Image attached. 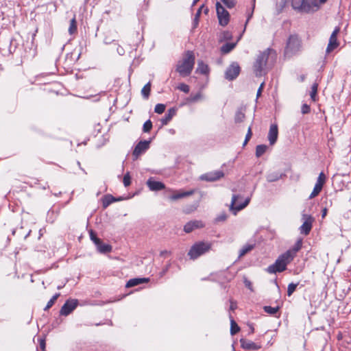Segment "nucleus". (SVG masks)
Wrapping results in <instances>:
<instances>
[{
	"instance_id": "obj_1",
	"label": "nucleus",
	"mask_w": 351,
	"mask_h": 351,
	"mask_svg": "<svg viewBox=\"0 0 351 351\" xmlns=\"http://www.w3.org/2000/svg\"><path fill=\"white\" fill-rule=\"evenodd\" d=\"M195 55L192 51H187L182 60L178 62L176 64V71L182 77L189 76L194 67Z\"/></svg>"
},
{
	"instance_id": "obj_2",
	"label": "nucleus",
	"mask_w": 351,
	"mask_h": 351,
	"mask_svg": "<svg viewBox=\"0 0 351 351\" xmlns=\"http://www.w3.org/2000/svg\"><path fill=\"white\" fill-rule=\"evenodd\" d=\"M269 57L272 59L276 58L275 51L270 49H267L264 51L260 52L257 56L253 66L254 71L256 76L263 75L267 62L269 60Z\"/></svg>"
},
{
	"instance_id": "obj_3",
	"label": "nucleus",
	"mask_w": 351,
	"mask_h": 351,
	"mask_svg": "<svg viewBox=\"0 0 351 351\" xmlns=\"http://www.w3.org/2000/svg\"><path fill=\"white\" fill-rule=\"evenodd\" d=\"M291 6L295 10L304 13L313 12L319 9L317 0H291Z\"/></svg>"
},
{
	"instance_id": "obj_4",
	"label": "nucleus",
	"mask_w": 351,
	"mask_h": 351,
	"mask_svg": "<svg viewBox=\"0 0 351 351\" xmlns=\"http://www.w3.org/2000/svg\"><path fill=\"white\" fill-rule=\"evenodd\" d=\"M212 244L209 242L199 241L193 244L188 252V256L192 260L197 259L200 256L208 252L211 249Z\"/></svg>"
},
{
	"instance_id": "obj_5",
	"label": "nucleus",
	"mask_w": 351,
	"mask_h": 351,
	"mask_svg": "<svg viewBox=\"0 0 351 351\" xmlns=\"http://www.w3.org/2000/svg\"><path fill=\"white\" fill-rule=\"evenodd\" d=\"M301 40L297 35H291L287 42L285 49V54L287 56H291L300 51Z\"/></svg>"
},
{
	"instance_id": "obj_6",
	"label": "nucleus",
	"mask_w": 351,
	"mask_h": 351,
	"mask_svg": "<svg viewBox=\"0 0 351 351\" xmlns=\"http://www.w3.org/2000/svg\"><path fill=\"white\" fill-rule=\"evenodd\" d=\"M217 16L219 24L223 27L226 26L230 21L229 12L221 5L219 2L216 3Z\"/></svg>"
},
{
	"instance_id": "obj_7",
	"label": "nucleus",
	"mask_w": 351,
	"mask_h": 351,
	"mask_svg": "<svg viewBox=\"0 0 351 351\" xmlns=\"http://www.w3.org/2000/svg\"><path fill=\"white\" fill-rule=\"evenodd\" d=\"M241 196L239 195H233L232 197L231 204H230V210H234V214L237 213V212L245 208L248 204L250 203V198L247 197L246 198L244 202H240L239 201V199H241Z\"/></svg>"
},
{
	"instance_id": "obj_8",
	"label": "nucleus",
	"mask_w": 351,
	"mask_h": 351,
	"mask_svg": "<svg viewBox=\"0 0 351 351\" xmlns=\"http://www.w3.org/2000/svg\"><path fill=\"white\" fill-rule=\"evenodd\" d=\"M339 32H340L339 27H336L335 28V29L333 30V32H332V34L330 36V38H329V42H328V46L326 49V53L327 54L330 53L334 49H335L336 48H337L339 47V43L337 40V35L339 33Z\"/></svg>"
},
{
	"instance_id": "obj_9",
	"label": "nucleus",
	"mask_w": 351,
	"mask_h": 351,
	"mask_svg": "<svg viewBox=\"0 0 351 351\" xmlns=\"http://www.w3.org/2000/svg\"><path fill=\"white\" fill-rule=\"evenodd\" d=\"M78 301L75 299H71L66 301L64 305L62 306L60 314L61 315L67 316L69 315L75 308L77 306Z\"/></svg>"
},
{
	"instance_id": "obj_10",
	"label": "nucleus",
	"mask_w": 351,
	"mask_h": 351,
	"mask_svg": "<svg viewBox=\"0 0 351 351\" xmlns=\"http://www.w3.org/2000/svg\"><path fill=\"white\" fill-rule=\"evenodd\" d=\"M303 223L300 227V233L307 235L309 234L313 222V218L308 215H302Z\"/></svg>"
},
{
	"instance_id": "obj_11",
	"label": "nucleus",
	"mask_w": 351,
	"mask_h": 351,
	"mask_svg": "<svg viewBox=\"0 0 351 351\" xmlns=\"http://www.w3.org/2000/svg\"><path fill=\"white\" fill-rule=\"evenodd\" d=\"M240 73V66L237 62L232 63L226 69L225 77L228 80H234Z\"/></svg>"
},
{
	"instance_id": "obj_12",
	"label": "nucleus",
	"mask_w": 351,
	"mask_h": 351,
	"mask_svg": "<svg viewBox=\"0 0 351 351\" xmlns=\"http://www.w3.org/2000/svg\"><path fill=\"white\" fill-rule=\"evenodd\" d=\"M287 268V265L283 261L278 258L273 265H269L267 268V271L269 274H276V272H282Z\"/></svg>"
},
{
	"instance_id": "obj_13",
	"label": "nucleus",
	"mask_w": 351,
	"mask_h": 351,
	"mask_svg": "<svg viewBox=\"0 0 351 351\" xmlns=\"http://www.w3.org/2000/svg\"><path fill=\"white\" fill-rule=\"evenodd\" d=\"M224 173L222 171H214L211 172H208L204 174H202L199 178L202 180H205L208 182H214L219 180L222 177H223Z\"/></svg>"
},
{
	"instance_id": "obj_14",
	"label": "nucleus",
	"mask_w": 351,
	"mask_h": 351,
	"mask_svg": "<svg viewBox=\"0 0 351 351\" xmlns=\"http://www.w3.org/2000/svg\"><path fill=\"white\" fill-rule=\"evenodd\" d=\"M149 141H141L135 147L133 151V156L137 158L141 154L144 153L149 147Z\"/></svg>"
},
{
	"instance_id": "obj_15",
	"label": "nucleus",
	"mask_w": 351,
	"mask_h": 351,
	"mask_svg": "<svg viewBox=\"0 0 351 351\" xmlns=\"http://www.w3.org/2000/svg\"><path fill=\"white\" fill-rule=\"evenodd\" d=\"M204 226V225L202 221H191L185 224L184 226V230L186 233H190L195 229L203 228Z\"/></svg>"
},
{
	"instance_id": "obj_16",
	"label": "nucleus",
	"mask_w": 351,
	"mask_h": 351,
	"mask_svg": "<svg viewBox=\"0 0 351 351\" xmlns=\"http://www.w3.org/2000/svg\"><path fill=\"white\" fill-rule=\"evenodd\" d=\"M195 192V189H192L188 191H174L173 194L169 197V199L171 201H176L179 199L184 198L192 195Z\"/></svg>"
},
{
	"instance_id": "obj_17",
	"label": "nucleus",
	"mask_w": 351,
	"mask_h": 351,
	"mask_svg": "<svg viewBox=\"0 0 351 351\" xmlns=\"http://www.w3.org/2000/svg\"><path fill=\"white\" fill-rule=\"evenodd\" d=\"M278 136V126L276 124H272L270 125L269 133H268V140L269 141V144L273 145L277 141Z\"/></svg>"
},
{
	"instance_id": "obj_18",
	"label": "nucleus",
	"mask_w": 351,
	"mask_h": 351,
	"mask_svg": "<svg viewBox=\"0 0 351 351\" xmlns=\"http://www.w3.org/2000/svg\"><path fill=\"white\" fill-rule=\"evenodd\" d=\"M147 185L149 187V189L152 191H160L165 188V185L162 182L156 181L152 178H149L147 181Z\"/></svg>"
},
{
	"instance_id": "obj_19",
	"label": "nucleus",
	"mask_w": 351,
	"mask_h": 351,
	"mask_svg": "<svg viewBox=\"0 0 351 351\" xmlns=\"http://www.w3.org/2000/svg\"><path fill=\"white\" fill-rule=\"evenodd\" d=\"M240 343L241 346L245 350H256L261 348V345L245 339H241Z\"/></svg>"
},
{
	"instance_id": "obj_20",
	"label": "nucleus",
	"mask_w": 351,
	"mask_h": 351,
	"mask_svg": "<svg viewBox=\"0 0 351 351\" xmlns=\"http://www.w3.org/2000/svg\"><path fill=\"white\" fill-rule=\"evenodd\" d=\"M176 114V109L175 108H171L168 110L167 112L163 118L161 119L160 121L162 125H167L172 118Z\"/></svg>"
},
{
	"instance_id": "obj_21",
	"label": "nucleus",
	"mask_w": 351,
	"mask_h": 351,
	"mask_svg": "<svg viewBox=\"0 0 351 351\" xmlns=\"http://www.w3.org/2000/svg\"><path fill=\"white\" fill-rule=\"evenodd\" d=\"M196 72L201 74L206 75L209 73L208 66L206 64H205L203 61L199 60L197 62Z\"/></svg>"
},
{
	"instance_id": "obj_22",
	"label": "nucleus",
	"mask_w": 351,
	"mask_h": 351,
	"mask_svg": "<svg viewBox=\"0 0 351 351\" xmlns=\"http://www.w3.org/2000/svg\"><path fill=\"white\" fill-rule=\"evenodd\" d=\"M147 278H132L128 281L126 283V287H132L134 286H136L138 285H140L141 283L147 282Z\"/></svg>"
},
{
	"instance_id": "obj_23",
	"label": "nucleus",
	"mask_w": 351,
	"mask_h": 351,
	"mask_svg": "<svg viewBox=\"0 0 351 351\" xmlns=\"http://www.w3.org/2000/svg\"><path fill=\"white\" fill-rule=\"evenodd\" d=\"M294 257L295 256L289 250H287L286 252L279 256L278 258L283 261L285 264L287 265L293 260Z\"/></svg>"
},
{
	"instance_id": "obj_24",
	"label": "nucleus",
	"mask_w": 351,
	"mask_h": 351,
	"mask_svg": "<svg viewBox=\"0 0 351 351\" xmlns=\"http://www.w3.org/2000/svg\"><path fill=\"white\" fill-rule=\"evenodd\" d=\"M254 247V244L253 243H247L243 245L241 249L239 250V257L241 258L245 255L247 253L250 252Z\"/></svg>"
},
{
	"instance_id": "obj_25",
	"label": "nucleus",
	"mask_w": 351,
	"mask_h": 351,
	"mask_svg": "<svg viewBox=\"0 0 351 351\" xmlns=\"http://www.w3.org/2000/svg\"><path fill=\"white\" fill-rule=\"evenodd\" d=\"M204 8V12L205 14H207L208 12V8H204V5H202L199 9L197 10L195 15V17H194V19H193V25H194V27H196L198 25V23H199V17H200V15H201V13H202V9Z\"/></svg>"
},
{
	"instance_id": "obj_26",
	"label": "nucleus",
	"mask_w": 351,
	"mask_h": 351,
	"mask_svg": "<svg viewBox=\"0 0 351 351\" xmlns=\"http://www.w3.org/2000/svg\"><path fill=\"white\" fill-rule=\"evenodd\" d=\"M97 250L102 254L108 253L112 251V246L108 244L102 243L101 241L97 245Z\"/></svg>"
},
{
	"instance_id": "obj_27",
	"label": "nucleus",
	"mask_w": 351,
	"mask_h": 351,
	"mask_svg": "<svg viewBox=\"0 0 351 351\" xmlns=\"http://www.w3.org/2000/svg\"><path fill=\"white\" fill-rule=\"evenodd\" d=\"M302 240L298 239L294 245L288 250L294 256H296L297 252L302 248Z\"/></svg>"
},
{
	"instance_id": "obj_28",
	"label": "nucleus",
	"mask_w": 351,
	"mask_h": 351,
	"mask_svg": "<svg viewBox=\"0 0 351 351\" xmlns=\"http://www.w3.org/2000/svg\"><path fill=\"white\" fill-rule=\"evenodd\" d=\"M235 46H236V43H226L221 47V51L223 53H228L230 52L235 47Z\"/></svg>"
},
{
	"instance_id": "obj_29",
	"label": "nucleus",
	"mask_w": 351,
	"mask_h": 351,
	"mask_svg": "<svg viewBox=\"0 0 351 351\" xmlns=\"http://www.w3.org/2000/svg\"><path fill=\"white\" fill-rule=\"evenodd\" d=\"M151 90V83L146 84L141 90V94L145 99H147L149 96Z\"/></svg>"
},
{
	"instance_id": "obj_30",
	"label": "nucleus",
	"mask_w": 351,
	"mask_h": 351,
	"mask_svg": "<svg viewBox=\"0 0 351 351\" xmlns=\"http://www.w3.org/2000/svg\"><path fill=\"white\" fill-rule=\"evenodd\" d=\"M267 149V146L265 145H259L256 146V157L259 158L263 154L265 153V152Z\"/></svg>"
},
{
	"instance_id": "obj_31",
	"label": "nucleus",
	"mask_w": 351,
	"mask_h": 351,
	"mask_svg": "<svg viewBox=\"0 0 351 351\" xmlns=\"http://www.w3.org/2000/svg\"><path fill=\"white\" fill-rule=\"evenodd\" d=\"M280 178L281 175L279 174L278 173H271L267 174V180L269 182H273L278 180L279 179H280Z\"/></svg>"
},
{
	"instance_id": "obj_32",
	"label": "nucleus",
	"mask_w": 351,
	"mask_h": 351,
	"mask_svg": "<svg viewBox=\"0 0 351 351\" xmlns=\"http://www.w3.org/2000/svg\"><path fill=\"white\" fill-rule=\"evenodd\" d=\"M322 187L323 186H321L319 184L315 183L313 190L312 193H311V195H309V199H313L315 197H316L321 192Z\"/></svg>"
},
{
	"instance_id": "obj_33",
	"label": "nucleus",
	"mask_w": 351,
	"mask_h": 351,
	"mask_svg": "<svg viewBox=\"0 0 351 351\" xmlns=\"http://www.w3.org/2000/svg\"><path fill=\"white\" fill-rule=\"evenodd\" d=\"M240 330V328L236 323V322L233 319H230V333L232 335H235L237 332H238Z\"/></svg>"
},
{
	"instance_id": "obj_34",
	"label": "nucleus",
	"mask_w": 351,
	"mask_h": 351,
	"mask_svg": "<svg viewBox=\"0 0 351 351\" xmlns=\"http://www.w3.org/2000/svg\"><path fill=\"white\" fill-rule=\"evenodd\" d=\"M289 0H278L276 3V10L278 13H280L286 7Z\"/></svg>"
},
{
	"instance_id": "obj_35",
	"label": "nucleus",
	"mask_w": 351,
	"mask_h": 351,
	"mask_svg": "<svg viewBox=\"0 0 351 351\" xmlns=\"http://www.w3.org/2000/svg\"><path fill=\"white\" fill-rule=\"evenodd\" d=\"M77 31V23L75 18L73 17L70 21V25L69 27V32L70 34H74Z\"/></svg>"
},
{
	"instance_id": "obj_36",
	"label": "nucleus",
	"mask_w": 351,
	"mask_h": 351,
	"mask_svg": "<svg viewBox=\"0 0 351 351\" xmlns=\"http://www.w3.org/2000/svg\"><path fill=\"white\" fill-rule=\"evenodd\" d=\"M60 296V293H56L47 302L46 306L45 307L44 310L47 311L55 303V302L57 300L58 297Z\"/></svg>"
},
{
	"instance_id": "obj_37",
	"label": "nucleus",
	"mask_w": 351,
	"mask_h": 351,
	"mask_svg": "<svg viewBox=\"0 0 351 351\" xmlns=\"http://www.w3.org/2000/svg\"><path fill=\"white\" fill-rule=\"evenodd\" d=\"M263 309H264L265 312H266L267 313L270 314V315H274L278 311L279 307L278 306L271 307L270 306H265L263 307Z\"/></svg>"
},
{
	"instance_id": "obj_38",
	"label": "nucleus",
	"mask_w": 351,
	"mask_h": 351,
	"mask_svg": "<svg viewBox=\"0 0 351 351\" xmlns=\"http://www.w3.org/2000/svg\"><path fill=\"white\" fill-rule=\"evenodd\" d=\"M203 96L200 93H198L195 95H191L188 99L189 102L195 103L202 99Z\"/></svg>"
},
{
	"instance_id": "obj_39",
	"label": "nucleus",
	"mask_w": 351,
	"mask_h": 351,
	"mask_svg": "<svg viewBox=\"0 0 351 351\" xmlns=\"http://www.w3.org/2000/svg\"><path fill=\"white\" fill-rule=\"evenodd\" d=\"M244 119L245 114L241 110L237 111L234 117L235 122L241 123L244 120Z\"/></svg>"
},
{
	"instance_id": "obj_40",
	"label": "nucleus",
	"mask_w": 351,
	"mask_h": 351,
	"mask_svg": "<svg viewBox=\"0 0 351 351\" xmlns=\"http://www.w3.org/2000/svg\"><path fill=\"white\" fill-rule=\"evenodd\" d=\"M317 87H318V85L316 83H315L312 85L311 91V97L313 101H315V99H316Z\"/></svg>"
},
{
	"instance_id": "obj_41",
	"label": "nucleus",
	"mask_w": 351,
	"mask_h": 351,
	"mask_svg": "<svg viewBox=\"0 0 351 351\" xmlns=\"http://www.w3.org/2000/svg\"><path fill=\"white\" fill-rule=\"evenodd\" d=\"M165 105L162 104H158L156 105L154 112L158 114H162L165 110Z\"/></svg>"
},
{
	"instance_id": "obj_42",
	"label": "nucleus",
	"mask_w": 351,
	"mask_h": 351,
	"mask_svg": "<svg viewBox=\"0 0 351 351\" xmlns=\"http://www.w3.org/2000/svg\"><path fill=\"white\" fill-rule=\"evenodd\" d=\"M152 128V123L150 120H147L143 124V130L144 132H149Z\"/></svg>"
},
{
	"instance_id": "obj_43",
	"label": "nucleus",
	"mask_w": 351,
	"mask_h": 351,
	"mask_svg": "<svg viewBox=\"0 0 351 351\" xmlns=\"http://www.w3.org/2000/svg\"><path fill=\"white\" fill-rule=\"evenodd\" d=\"M123 184L125 187L128 186L131 184V177L129 172L126 173L123 179Z\"/></svg>"
},
{
	"instance_id": "obj_44",
	"label": "nucleus",
	"mask_w": 351,
	"mask_h": 351,
	"mask_svg": "<svg viewBox=\"0 0 351 351\" xmlns=\"http://www.w3.org/2000/svg\"><path fill=\"white\" fill-rule=\"evenodd\" d=\"M298 284L290 283L287 287V295L290 296L296 289Z\"/></svg>"
},
{
	"instance_id": "obj_45",
	"label": "nucleus",
	"mask_w": 351,
	"mask_h": 351,
	"mask_svg": "<svg viewBox=\"0 0 351 351\" xmlns=\"http://www.w3.org/2000/svg\"><path fill=\"white\" fill-rule=\"evenodd\" d=\"M326 181V176L323 172H321L317 178L316 184H319L321 186H324Z\"/></svg>"
},
{
	"instance_id": "obj_46",
	"label": "nucleus",
	"mask_w": 351,
	"mask_h": 351,
	"mask_svg": "<svg viewBox=\"0 0 351 351\" xmlns=\"http://www.w3.org/2000/svg\"><path fill=\"white\" fill-rule=\"evenodd\" d=\"M228 8H232L236 5L235 0H221Z\"/></svg>"
},
{
	"instance_id": "obj_47",
	"label": "nucleus",
	"mask_w": 351,
	"mask_h": 351,
	"mask_svg": "<svg viewBox=\"0 0 351 351\" xmlns=\"http://www.w3.org/2000/svg\"><path fill=\"white\" fill-rule=\"evenodd\" d=\"M178 88L186 93H188L190 90L189 86L184 83L180 84L179 86H178Z\"/></svg>"
},
{
	"instance_id": "obj_48",
	"label": "nucleus",
	"mask_w": 351,
	"mask_h": 351,
	"mask_svg": "<svg viewBox=\"0 0 351 351\" xmlns=\"http://www.w3.org/2000/svg\"><path fill=\"white\" fill-rule=\"evenodd\" d=\"M252 128H251V126H250L248 128V130H247V132L246 134V136H245V141L243 142V146L246 145V144L247 143V142L250 141V139L252 137Z\"/></svg>"
},
{
	"instance_id": "obj_49",
	"label": "nucleus",
	"mask_w": 351,
	"mask_h": 351,
	"mask_svg": "<svg viewBox=\"0 0 351 351\" xmlns=\"http://www.w3.org/2000/svg\"><path fill=\"white\" fill-rule=\"evenodd\" d=\"M310 110H311V108L310 106L306 104H304L302 107H301V112L303 114H308L310 112Z\"/></svg>"
},
{
	"instance_id": "obj_50",
	"label": "nucleus",
	"mask_w": 351,
	"mask_h": 351,
	"mask_svg": "<svg viewBox=\"0 0 351 351\" xmlns=\"http://www.w3.org/2000/svg\"><path fill=\"white\" fill-rule=\"evenodd\" d=\"M113 202H114V199L112 196H107L105 198V200L104 202V207H106L108 206L110 204L112 203Z\"/></svg>"
},
{
	"instance_id": "obj_51",
	"label": "nucleus",
	"mask_w": 351,
	"mask_h": 351,
	"mask_svg": "<svg viewBox=\"0 0 351 351\" xmlns=\"http://www.w3.org/2000/svg\"><path fill=\"white\" fill-rule=\"evenodd\" d=\"M90 239L94 242V243L96 245L97 244H99V242L101 241V240L97 237L96 234L93 231H91L90 232Z\"/></svg>"
},
{
	"instance_id": "obj_52",
	"label": "nucleus",
	"mask_w": 351,
	"mask_h": 351,
	"mask_svg": "<svg viewBox=\"0 0 351 351\" xmlns=\"http://www.w3.org/2000/svg\"><path fill=\"white\" fill-rule=\"evenodd\" d=\"M232 37V34L229 32H224L223 33V38L226 40H230Z\"/></svg>"
},
{
	"instance_id": "obj_53",
	"label": "nucleus",
	"mask_w": 351,
	"mask_h": 351,
	"mask_svg": "<svg viewBox=\"0 0 351 351\" xmlns=\"http://www.w3.org/2000/svg\"><path fill=\"white\" fill-rule=\"evenodd\" d=\"M244 284H245L246 287H247L251 291H253L252 285V282L250 280H248L247 279L245 278L244 280Z\"/></svg>"
},
{
	"instance_id": "obj_54",
	"label": "nucleus",
	"mask_w": 351,
	"mask_h": 351,
	"mask_svg": "<svg viewBox=\"0 0 351 351\" xmlns=\"http://www.w3.org/2000/svg\"><path fill=\"white\" fill-rule=\"evenodd\" d=\"M226 218H227V216L226 214H221L217 217L216 220L217 221H225L226 219Z\"/></svg>"
},
{
	"instance_id": "obj_55",
	"label": "nucleus",
	"mask_w": 351,
	"mask_h": 351,
	"mask_svg": "<svg viewBox=\"0 0 351 351\" xmlns=\"http://www.w3.org/2000/svg\"><path fill=\"white\" fill-rule=\"evenodd\" d=\"M45 346H46V344H45V339H41L40 340V347L43 350V351L45 350Z\"/></svg>"
},
{
	"instance_id": "obj_56",
	"label": "nucleus",
	"mask_w": 351,
	"mask_h": 351,
	"mask_svg": "<svg viewBox=\"0 0 351 351\" xmlns=\"http://www.w3.org/2000/svg\"><path fill=\"white\" fill-rule=\"evenodd\" d=\"M117 52L119 55L123 56L125 53V50L122 47L119 46L117 48Z\"/></svg>"
},
{
	"instance_id": "obj_57",
	"label": "nucleus",
	"mask_w": 351,
	"mask_h": 351,
	"mask_svg": "<svg viewBox=\"0 0 351 351\" xmlns=\"http://www.w3.org/2000/svg\"><path fill=\"white\" fill-rule=\"evenodd\" d=\"M263 86H264V84L262 83L259 87V88L257 90V93H256V96L257 97H258L261 95V93H262V90H263Z\"/></svg>"
},
{
	"instance_id": "obj_58",
	"label": "nucleus",
	"mask_w": 351,
	"mask_h": 351,
	"mask_svg": "<svg viewBox=\"0 0 351 351\" xmlns=\"http://www.w3.org/2000/svg\"><path fill=\"white\" fill-rule=\"evenodd\" d=\"M169 254H170V252H169L167 250H164V251L160 252L161 256H165L166 255H168Z\"/></svg>"
},
{
	"instance_id": "obj_59",
	"label": "nucleus",
	"mask_w": 351,
	"mask_h": 351,
	"mask_svg": "<svg viewBox=\"0 0 351 351\" xmlns=\"http://www.w3.org/2000/svg\"><path fill=\"white\" fill-rule=\"evenodd\" d=\"M327 0H317L318 1V3H319V8L320 7V5L323 3H324Z\"/></svg>"
},
{
	"instance_id": "obj_60",
	"label": "nucleus",
	"mask_w": 351,
	"mask_h": 351,
	"mask_svg": "<svg viewBox=\"0 0 351 351\" xmlns=\"http://www.w3.org/2000/svg\"><path fill=\"white\" fill-rule=\"evenodd\" d=\"M326 213H327V209L326 208L323 209V210H322V217H324L326 216Z\"/></svg>"
},
{
	"instance_id": "obj_61",
	"label": "nucleus",
	"mask_w": 351,
	"mask_h": 351,
	"mask_svg": "<svg viewBox=\"0 0 351 351\" xmlns=\"http://www.w3.org/2000/svg\"><path fill=\"white\" fill-rule=\"evenodd\" d=\"M235 308H236V305L233 302H232L231 305H230V308L232 310H234Z\"/></svg>"
},
{
	"instance_id": "obj_62",
	"label": "nucleus",
	"mask_w": 351,
	"mask_h": 351,
	"mask_svg": "<svg viewBox=\"0 0 351 351\" xmlns=\"http://www.w3.org/2000/svg\"><path fill=\"white\" fill-rule=\"evenodd\" d=\"M347 215V217H351V210L348 211L346 213V214Z\"/></svg>"
},
{
	"instance_id": "obj_63",
	"label": "nucleus",
	"mask_w": 351,
	"mask_h": 351,
	"mask_svg": "<svg viewBox=\"0 0 351 351\" xmlns=\"http://www.w3.org/2000/svg\"><path fill=\"white\" fill-rule=\"evenodd\" d=\"M252 12L250 14H249V16H248V17H247V21H246V23H248V21H249V20L250 19V18L252 17Z\"/></svg>"
},
{
	"instance_id": "obj_64",
	"label": "nucleus",
	"mask_w": 351,
	"mask_h": 351,
	"mask_svg": "<svg viewBox=\"0 0 351 351\" xmlns=\"http://www.w3.org/2000/svg\"><path fill=\"white\" fill-rule=\"evenodd\" d=\"M199 0H193V4L195 5L197 2H198Z\"/></svg>"
}]
</instances>
